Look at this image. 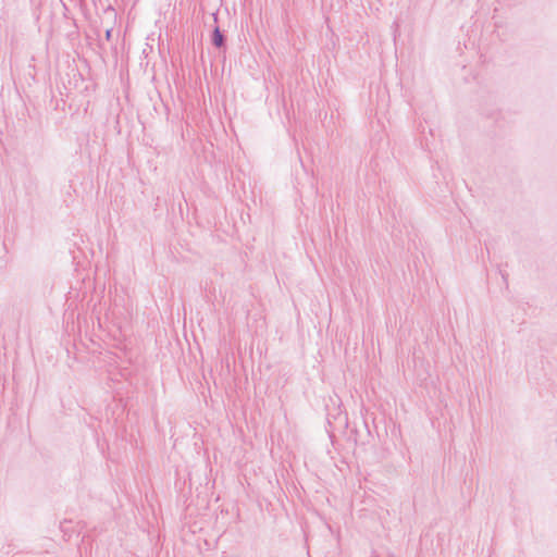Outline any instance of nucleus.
Here are the masks:
<instances>
[{"label":"nucleus","mask_w":557,"mask_h":557,"mask_svg":"<svg viewBox=\"0 0 557 557\" xmlns=\"http://www.w3.org/2000/svg\"><path fill=\"white\" fill-rule=\"evenodd\" d=\"M212 42L215 47L220 48L224 45V36L219 29V27H215L212 34Z\"/></svg>","instance_id":"obj_1"}]
</instances>
